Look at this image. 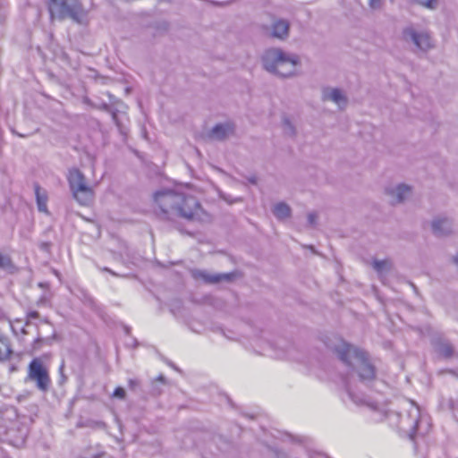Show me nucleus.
Masks as SVG:
<instances>
[{"mask_svg":"<svg viewBox=\"0 0 458 458\" xmlns=\"http://www.w3.org/2000/svg\"><path fill=\"white\" fill-rule=\"evenodd\" d=\"M332 350L348 369V377L345 379V389L349 398L357 405H366L373 411L384 413L389 423L394 424L401 431L413 439L416 435H424L428 428V423L423 428L424 417L420 414V407L412 401L403 403L401 412L387 411L379 400H373L363 394H360L362 386H369L376 381V369L370 363L365 352L339 340Z\"/></svg>","mask_w":458,"mask_h":458,"instance_id":"obj_1","label":"nucleus"},{"mask_svg":"<svg viewBox=\"0 0 458 458\" xmlns=\"http://www.w3.org/2000/svg\"><path fill=\"white\" fill-rule=\"evenodd\" d=\"M154 201L159 208V216L173 220L176 217L199 223H209L211 216L200 206L198 199L173 190H162L154 194Z\"/></svg>","mask_w":458,"mask_h":458,"instance_id":"obj_2","label":"nucleus"},{"mask_svg":"<svg viewBox=\"0 0 458 458\" xmlns=\"http://www.w3.org/2000/svg\"><path fill=\"white\" fill-rule=\"evenodd\" d=\"M261 62L264 69L270 73L283 78L297 75L300 58L295 54L284 52L279 47H270L262 55Z\"/></svg>","mask_w":458,"mask_h":458,"instance_id":"obj_3","label":"nucleus"},{"mask_svg":"<svg viewBox=\"0 0 458 458\" xmlns=\"http://www.w3.org/2000/svg\"><path fill=\"white\" fill-rule=\"evenodd\" d=\"M27 428L20 420L14 408L6 409L0 417V434L13 445H22L27 437Z\"/></svg>","mask_w":458,"mask_h":458,"instance_id":"obj_4","label":"nucleus"},{"mask_svg":"<svg viewBox=\"0 0 458 458\" xmlns=\"http://www.w3.org/2000/svg\"><path fill=\"white\" fill-rule=\"evenodd\" d=\"M48 11L52 20H64L69 17L81 23L86 16V12L79 0H49Z\"/></svg>","mask_w":458,"mask_h":458,"instance_id":"obj_5","label":"nucleus"},{"mask_svg":"<svg viewBox=\"0 0 458 458\" xmlns=\"http://www.w3.org/2000/svg\"><path fill=\"white\" fill-rule=\"evenodd\" d=\"M67 181L73 198L81 206L89 205L94 199V190L84 174L77 168L69 170Z\"/></svg>","mask_w":458,"mask_h":458,"instance_id":"obj_6","label":"nucleus"},{"mask_svg":"<svg viewBox=\"0 0 458 458\" xmlns=\"http://www.w3.org/2000/svg\"><path fill=\"white\" fill-rule=\"evenodd\" d=\"M402 40L413 47V51L426 53L434 48V40L427 30H418L414 25H409L402 30Z\"/></svg>","mask_w":458,"mask_h":458,"instance_id":"obj_7","label":"nucleus"},{"mask_svg":"<svg viewBox=\"0 0 458 458\" xmlns=\"http://www.w3.org/2000/svg\"><path fill=\"white\" fill-rule=\"evenodd\" d=\"M26 381L35 383L41 392H47L51 386L48 369L40 358H34L28 366Z\"/></svg>","mask_w":458,"mask_h":458,"instance_id":"obj_8","label":"nucleus"},{"mask_svg":"<svg viewBox=\"0 0 458 458\" xmlns=\"http://www.w3.org/2000/svg\"><path fill=\"white\" fill-rule=\"evenodd\" d=\"M321 100L335 104L341 111L345 110L349 105V98L344 89L337 87L327 86L321 89Z\"/></svg>","mask_w":458,"mask_h":458,"instance_id":"obj_9","label":"nucleus"},{"mask_svg":"<svg viewBox=\"0 0 458 458\" xmlns=\"http://www.w3.org/2000/svg\"><path fill=\"white\" fill-rule=\"evenodd\" d=\"M386 193L389 197L392 204H400L411 197L412 189L405 183H399L386 189Z\"/></svg>","mask_w":458,"mask_h":458,"instance_id":"obj_10","label":"nucleus"},{"mask_svg":"<svg viewBox=\"0 0 458 458\" xmlns=\"http://www.w3.org/2000/svg\"><path fill=\"white\" fill-rule=\"evenodd\" d=\"M191 275L196 281H201L208 284H217L221 281H230L233 278V274H211L201 269H192Z\"/></svg>","mask_w":458,"mask_h":458,"instance_id":"obj_11","label":"nucleus"},{"mask_svg":"<svg viewBox=\"0 0 458 458\" xmlns=\"http://www.w3.org/2000/svg\"><path fill=\"white\" fill-rule=\"evenodd\" d=\"M234 125L230 122L216 124L208 132V138L215 140H224L234 133Z\"/></svg>","mask_w":458,"mask_h":458,"instance_id":"obj_12","label":"nucleus"},{"mask_svg":"<svg viewBox=\"0 0 458 458\" xmlns=\"http://www.w3.org/2000/svg\"><path fill=\"white\" fill-rule=\"evenodd\" d=\"M290 22L284 19H275L270 27V37L285 40L289 37Z\"/></svg>","mask_w":458,"mask_h":458,"instance_id":"obj_13","label":"nucleus"},{"mask_svg":"<svg viewBox=\"0 0 458 458\" xmlns=\"http://www.w3.org/2000/svg\"><path fill=\"white\" fill-rule=\"evenodd\" d=\"M432 230L435 234L444 236L449 234L453 230V222L445 216L436 217L432 221Z\"/></svg>","mask_w":458,"mask_h":458,"instance_id":"obj_14","label":"nucleus"},{"mask_svg":"<svg viewBox=\"0 0 458 458\" xmlns=\"http://www.w3.org/2000/svg\"><path fill=\"white\" fill-rule=\"evenodd\" d=\"M12 355L13 350L10 340L7 336L0 333V362L10 360Z\"/></svg>","mask_w":458,"mask_h":458,"instance_id":"obj_15","label":"nucleus"},{"mask_svg":"<svg viewBox=\"0 0 458 458\" xmlns=\"http://www.w3.org/2000/svg\"><path fill=\"white\" fill-rule=\"evenodd\" d=\"M56 338V334L54 331L52 335L49 337H42L39 333H38V336L31 344V350L33 352L40 350L43 346H50L53 344V341Z\"/></svg>","mask_w":458,"mask_h":458,"instance_id":"obj_16","label":"nucleus"},{"mask_svg":"<svg viewBox=\"0 0 458 458\" xmlns=\"http://www.w3.org/2000/svg\"><path fill=\"white\" fill-rule=\"evenodd\" d=\"M273 214L277 219L283 220L291 216L292 209L286 203L279 202L274 206Z\"/></svg>","mask_w":458,"mask_h":458,"instance_id":"obj_17","label":"nucleus"},{"mask_svg":"<svg viewBox=\"0 0 458 458\" xmlns=\"http://www.w3.org/2000/svg\"><path fill=\"white\" fill-rule=\"evenodd\" d=\"M35 195L37 199L38 208L40 212H47V195L46 191L42 190L38 184L35 185Z\"/></svg>","mask_w":458,"mask_h":458,"instance_id":"obj_18","label":"nucleus"},{"mask_svg":"<svg viewBox=\"0 0 458 458\" xmlns=\"http://www.w3.org/2000/svg\"><path fill=\"white\" fill-rule=\"evenodd\" d=\"M436 352L440 355L449 358L453 355L454 348L452 344L445 340H438L435 343Z\"/></svg>","mask_w":458,"mask_h":458,"instance_id":"obj_19","label":"nucleus"},{"mask_svg":"<svg viewBox=\"0 0 458 458\" xmlns=\"http://www.w3.org/2000/svg\"><path fill=\"white\" fill-rule=\"evenodd\" d=\"M0 269L8 273H13L16 267L10 255L0 251Z\"/></svg>","mask_w":458,"mask_h":458,"instance_id":"obj_20","label":"nucleus"},{"mask_svg":"<svg viewBox=\"0 0 458 458\" xmlns=\"http://www.w3.org/2000/svg\"><path fill=\"white\" fill-rule=\"evenodd\" d=\"M28 326L29 325H26V321L23 322V320L20 318L10 322L11 329L16 336L21 335L22 337L28 334L26 327Z\"/></svg>","mask_w":458,"mask_h":458,"instance_id":"obj_21","label":"nucleus"},{"mask_svg":"<svg viewBox=\"0 0 458 458\" xmlns=\"http://www.w3.org/2000/svg\"><path fill=\"white\" fill-rule=\"evenodd\" d=\"M410 3L429 11H435L439 6V0H410Z\"/></svg>","mask_w":458,"mask_h":458,"instance_id":"obj_22","label":"nucleus"},{"mask_svg":"<svg viewBox=\"0 0 458 458\" xmlns=\"http://www.w3.org/2000/svg\"><path fill=\"white\" fill-rule=\"evenodd\" d=\"M372 267L378 274H383L391 268V263L387 259H375L372 262Z\"/></svg>","mask_w":458,"mask_h":458,"instance_id":"obj_23","label":"nucleus"},{"mask_svg":"<svg viewBox=\"0 0 458 458\" xmlns=\"http://www.w3.org/2000/svg\"><path fill=\"white\" fill-rule=\"evenodd\" d=\"M267 347L264 348V354L269 355L271 357L276 358V359H282L284 357V354L283 352H277L274 350V345L271 343L266 344Z\"/></svg>","mask_w":458,"mask_h":458,"instance_id":"obj_24","label":"nucleus"},{"mask_svg":"<svg viewBox=\"0 0 458 458\" xmlns=\"http://www.w3.org/2000/svg\"><path fill=\"white\" fill-rule=\"evenodd\" d=\"M308 225L315 228L318 225V215L317 212H310L307 216Z\"/></svg>","mask_w":458,"mask_h":458,"instance_id":"obj_25","label":"nucleus"},{"mask_svg":"<svg viewBox=\"0 0 458 458\" xmlns=\"http://www.w3.org/2000/svg\"><path fill=\"white\" fill-rule=\"evenodd\" d=\"M284 130L288 135L293 136L295 134V129L289 119L284 120Z\"/></svg>","mask_w":458,"mask_h":458,"instance_id":"obj_26","label":"nucleus"},{"mask_svg":"<svg viewBox=\"0 0 458 458\" xmlns=\"http://www.w3.org/2000/svg\"><path fill=\"white\" fill-rule=\"evenodd\" d=\"M368 4L372 10H380L383 6L384 0H369Z\"/></svg>","mask_w":458,"mask_h":458,"instance_id":"obj_27","label":"nucleus"},{"mask_svg":"<svg viewBox=\"0 0 458 458\" xmlns=\"http://www.w3.org/2000/svg\"><path fill=\"white\" fill-rule=\"evenodd\" d=\"M35 318H39V313L36 310L30 311L26 314V325L32 324L31 320Z\"/></svg>","mask_w":458,"mask_h":458,"instance_id":"obj_28","label":"nucleus"},{"mask_svg":"<svg viewBox=\"0 0 458 458\" xmlns=\"http://www.w3.org/2000/svg\"><path fill=\"white\" fill-rule=\"evenodd\" d=\"M113 397L124 399L125 398V390L123 387H116L113 393Z\"/></svg>","mask_w":458,"mask_h":458,"instance_id":"obj_29","label":"nucleus"},{"mask_svg":"<svg viewBox=\"0 0 458 458\" xmlns=\"http://www.w3.org/2000/svg\"><path fill=\"white\" fill-rule=\"evenodd\" d=\"M129 387L131 390H134L137 386H139L140 382L137 379L131 378L128 380Z\"/></svg>","mask_w":458,"mask_h":458,"instance_id":"obj_30","label":"nucleus"},{"mask_svg":"<svg viewBox=\"0 0 458 458\" xmlns=\"http://www.w3.org/2000/svg\"><path fill=\"white\" fill-rule=\"evenodd\" d=\"M103 271H106L108 273H110L111 275L113 276H117L115 272L112 271L111 269H109L108 267H103L102 268Z\"/></svg>","mask_w":458,"mask_h":458,"instance_id":"obj_31","label":"nucleus"},{"mask_svg":"<svg viewBox=\"0 0 458 458\" xmlns=\"http://www.w3.org/2000/svg\"><path fill=\"white\" fill-rule=\"evenodd\" d=\"M156 380L159 381L161 383H165V377L163 375L158 376Z\"/></svg>","mask_w":458,"mask_h":458,"instance_id":"obj_32","label":"nucleus"},{"mask_svg":"<svg viewBox=\"0 0 458 458\" xmlns=\"http://www.w3.org/2000/svg\"><path fill=\"white\" fill-rule=\"evenodd\" d=\"M454 262L458 267V255L454 258Z\"/></svg>","mask_w":458,"mask_h":458,"instance_id":"obj_33","label":"nucleus"},{"mask_svg":"<svg viewBox=\"0 0 458 458\" xmlns=\"http://www.w3.org/2000/svg\"><path fill=\"white\" fill-rule=\"evenodd\" d=\"M41 321H42L43 323H46V324H48V323H49V321H48V319H47V318H42V319H41Z\"/></svg>","mask_w":458,"mask_h":458,"instance_id":"obj_34","label":"nucleus"},{"mask_svg":"<svg viewBox=\"0 0 458 458\" xmlns=\"http://www.w3.org/2000/svg\"><path fill=\"white\" fill-rule=\"evenodd\" d=\"M250 182L254 184V183H256V179L255 178H251V179H250Z\"/></svg>","mask_w":458,"mask_h":458,"instance_id":"obj_35","label":"nucleus"},{"mask_svg":"<svg viewBox=\"0 0 458 458\" xmlns=\"http://www.w3.org/2000/svg\"><path fill=\"white\" fill-rule=\"evenodd\" d=\"M64 363H62V365L60 366V369H59V370H60V372H61V373L63 372V369H64Z\"/></svg>","mask_w":458,"mask_h":458,"instance_id":"obj_36","label":"nucleus"},{"mask_svg":"<svg viewBox=\"0 0 458 458\" xmlns=\"http://www.w3.org/2000/svg\"><path fill=\"white\" fill-rule=\"evenodd\" d=\"M211 3H212L213 4H216V5H220V4H219V3H216V2H215V1H211Z\"/></svg>","mask_w":458,"mask_h":458,"instance_id":"obj_37","label":"nucleus"},{"mask_svg":"<svg viewBox=\"0 0 458 458\" xmlns=\"http://www.w3.org/2000/svg\"><path fill=\"white\" fill-rule=\"evenodd\" d=\"M113 119L115 120L116 119V114H113Z\"/></svg>","mask_w":458,"mask_h":458,"instance_id":"obj_38","label":"nucleus"},{"mask_svg":"<svg viewBox=\"0 0 458 458\" xmlns=\"http://www.w3.org/2000/svg\"><path fill=\"white\" fill-rule=\"evenodd\" d=\"M391 2H394V0H390Z\"/></svg>","mask_w":458,"mask_h":458,"instance_id":"obj_39","label":"nucleus"}]
</instances>
